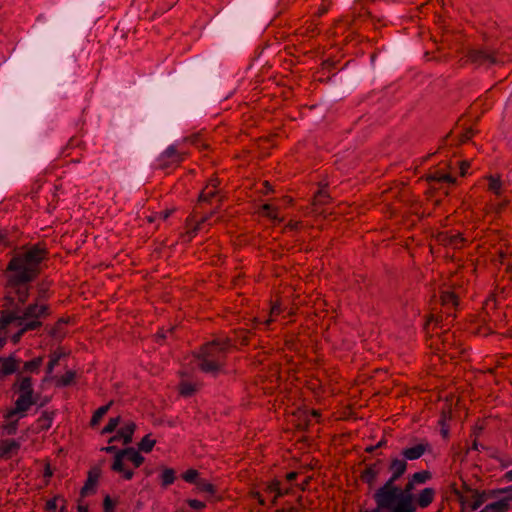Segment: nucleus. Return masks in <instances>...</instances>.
<instances>
[{
  "label": "nucleus",
  "mask_w": 512,
  "mask_h": 512,
  "mask_svg": "<svg viewBox=\"0 0 512 512\" xmlns=\"http://www.w3.org/2000/svg\"><path fill=\"white\" fill-rule=\"evenodd\" d=\"M45 243L38 242L22 246L9 260L4 275L6 287L16 290L18 301L24 304L29 297L28 284L35 281L42 272V263L48 259Z\"/></svg>",
  "instance_id": "f257e3e1"
},
{
  "label": "nucleus",
  "mask_w": 512,
  "mask_h": 512,
  "mask_svg": "<svg viewBox=\"0 0 512 512\" xmlns=\"http://www.w3.org/2000/svg\"><path fill=\"white\" fill-rule=\"evenodd\" d=\"M230 345L229 339L219 337L203 343L197 351L193 352L199 371L214 378L224 373Z\"/></svg>",
  "instance_id": "f03ea898"
},
{
  "label": "nucleus",
  "mask_w": 512,
  "mask_h": 512,
  "mask_svg": "<svg viewBox=\"0 0 512 512\" xmlns=\"http://www.w3.org/2000/svg\"><path fill=\"white\" fill-rule=\"evenodd\" d=\"M462 66L471 65L474 69L490 70L493 67H502L512 62L506 52L486 45L468 47L461 59Z\"/></svg>",
  "instance_id": "7ed1b4c3"
},
{
  "label": "nucleus",
  "mask_w": 512,
  "mask_h": 512,
  "mask_svg": "<svg viewBox=\"0 0 512 512\" xmlns=\"http://www.w3.org/2000/svg\"><path fill=\"white\" fill-rule=\"evenodd\" d=\"M12 391L19 396L15 401V407L4 415L6 419L18 413L27 412L29 408L37 402V397L34 395L33 380L30 375L17 373L16 381L12 385Z\"/></svg>",
  "instance_id": "20e7f679"
},
{
  "label": "nucleus",
  "mask_w": 512,
  "mask_h": 512,
  "mask_svg": "<svg viewBox=\"0 0 512 512\" xmlns=\"http://www.w3.org/2000/svg\"><path fill=\"white\" fill-rule=\"evenodd\" d=\"M401 492L397 482L386 480L372 495L375 507L360 512H391L398 505Z\"/></svg>",
  "instance_id": "39448f33"
},
{
  "label": "nucleus",
  "mask_w": 512,
  "mask_h": 512,
  "mask_svg": "<svg viewBox=\"0 0 512 512\" xmlns=\"http://www.w3.org/2000/svg\"><path fill=\"white\" fill-rule=\"evenodd\" d=\"M437 492L433 487H425L417 493L401 492L398 505L391 512H417V509L428 508L436 498Z\"/></svg>",
  "instance_id": "423d86ee"
},
{
  "label": "nucleus",
  "mask_w": 512,
  "mask_h": 512,
  "mask_svg": "<svg viewBox=\"0 0 512 512\" xmlns=\"http://www.w3.org/2000/svg\"><path fill=\"white\" fill-rule=\"evenodd\" d=\"M124 457L132 462L136 468L140 467L144 463L145 458L133 447L122 449L115 455L111 469L115 472L122 473L125 480H131L134 476V471L131 469H125L123 463Z\"/></svg>",
  "instance_id": "0eeeda50"
},
{
  "label": "nucleus",
  "mask_w": 512,
  "mask_h": 512,
  "mask_svg": "<svg viewBox=\"0 0 512 512\" xmlns=\"http://www.w3.org/2000/svg\"><path fill=\"white\" fill-rule=\"evenodd\" d=\"M472 501L469 504V508L472 511H476L479 509L487 500L495 499L498 500L500 498H512V485L504 487V488H495V489H487V490H473V494L471 495ZM510 510H512V500L509 501Z\"/></svg>",
  "instance_id": "6e6552de"
},
{
  "label": "nucleus",
  "mask_w": 512,
  "mask_h": 512,
  "mask_svg": "<svg viewBox=\"0 0 512 512\" xmlns=\"http://www.w3.org/2000/svg\"><path fill=\"white\" fill-rule=\"evenodd\" d=\"M456 317V313L445 311L440 314H429L426 318V321L423 325V329L426 334H430V332H434L436 329H440L443 334V344L446 345L448 341V330L449 326L453 322Z\"/></svg>",
  "instance_id": "1a4fd4ad"
},
{
  "label": "nucleus",
  "mask_w": 512,
  "mask_h": 512,
  "mask_svg": "<svg viewBox=\"0 0 512 512\" xmlns=\"http://www.w3.org/2000/svg\"><path fill=\"white\" fill-rule=\"evenodd\" d=\"M435 241L439 245L453 249H461L467 244V239L460 232L454 230L438 232L435 235Z\"/></svg>",
  "instance_id": "9d476101"
},
{
  "label": "nucleus",
  "mask_w": 512,
  "mask_h": 512,
  "mask_svg": "<svg viewBox=\"0 0 512 512\" xmlns=\"http://www.w3.org/2000/svg\"><path fill=\"white\" fill-rule=\"evenodd\" d=\"M184 159L185 154L179 152L175 145H170L157 158L158 168L164 170L172 166H178Z\"/></svg>",
  "instance_id": "9b49d317"
},
{
  "label": "nucleus",
  "mask_w": 512,
  "mask_h": 512,
  "mask_svg": "<svg viewBox=\"0 0 512 512\" xmlns=\"http://www.w3.org/2000/svg\"><path fill=\"white\" fill-rule=\"evenodd\" d=\"M200 211L198 207H194L192 213L186 218L185 226L186 232L184 237H187V241H191L201 230L202 225L210 219L212 213L207 214L205 216H201L198 219V214Z\"/></svg>",
  "instance_id": "f8f14e48"
},
{
  "label": "nucleus",
  "mask_w": 512,
  "mask_h": 512,
  "mask_svg": "<svg viewBox=\"0 0 512 512\" xmlns=\"http://www.w3.org/2000/svg\"><path fill=\"white\" fill-rule=\"evenodd\" d=\"M383 460L377 459L372 463H367L360 472L359 479L371 490L375 487L378 477L382 471Z\"/></svg>",
  "instance_id": "ddd939ff"
},
{
  "label": "nucleus",
  "mask_w": 512,
  "mask_h": 512,
  "mask_svg": "<svg viewBox=\"0 0 512 512\" xmlns=\"http://www.w3.org/2000/svg\"><path fill=\"white\" fill-rule=\"evenodd\" d=\"M431 445L426 439L412 444L411 446L404 447L400 451V456H403L406 461H414L420 459L425 453L431 452Z\"/></svg>",
  "instance_id": "4468645a"
},
{
  "label": "nucleus",
  "mask_w": 512,
  "mask_h": 512,
  "mask_svg": "<svg viewBox=\"0 0 512 512\" xmlns=\"http://www.w3.org/2000/svg\"><path fill=\"white\" fill-rule=\"evenodd\" d=\"M432 479V473L429 470H421L409 474L406 478V483L400 490L406 493H416L417 486L423 485Z\"/></svg>",
  "instance_id": "2eb2a0df"
},
{
  "label": "nucleus",
  "mask_w": 512,
  "mask_h": 512,
  "mask_svg": "<svg viewBox=\"0 0 512 512\" xmlns=\"http://www.w3.org/2000/svg\"><path fill=\"white\" fill-rule=\"evenodd\" d=\"M408 462L403 456L393 455L390 457L387 470L390 473V476L387 480L397 482L407 471Z\"/></svg>",
  "instance_id": "dca6fc26"
},
{
  "label": "nucleus",
  "mask_w": 512,
  "mask_h": 512,
  "mask_svg": "<svg viewBox=\"0 0 512 512\" xmlns=\"http://www.w3.org/2000/svg\"><path fill=\"white\" fill-rule=\"evenodd\" d=\"M252 332L249 329L238 328L231 331L230 335L225 337H219L220 339H229L231 345L229 346V352L233 348L238 346H247L250 343Z\"/></svg>",
  "instance_id": "f3484780"
},
{
  "label": "nucleus",
  "mask_w": 512,
  "mask_h": 512,
  "mask_svg": "<svg viewBox=\"0 0 512 512\" xmlns=\"http://www.w3.org/2000/svg\"><path fill=\"white\" fill-rule=\"evenodd\" d=\"M101 476V469L99 467H92L87 473V479L80 490V496L86 497L96 492V485Z\"/></svg>",
  "instance_id": "a211bd4d"
},
{
  "label": "nucleus",
  "mask_w": 512,
  "mask_h": 512,
  "mask_svg": "<svg viewBox=\"0 0 512 512\" xmlns=\"http://www.w3.org/2000/svg\"><path fill=\"white\" fill-rule=\"evenodd\" d=\"M136 428L137 426L133 421L125 423L124 426L117 430L114 436L109 438L108 443H113L122 439L124 445L130 444Z\"/></svg>",
  "instance_id": "6ab92c4d"
},
{
  "label": "nucleus",
  "mask_w": 512,
  "mask_h": 512,
  "mask_svg": "<svg viewBox=\"0 0 512 512\" xmlns=\"http://www.w3.org/2000/svg\"><path fill=\"white\" fill-rule=\"evenodd\" d=\"M21 360L16 358L14 354L9 355L8 357L0 358V375L2 377L12 375L14 373H18L20 370Z\"/></svg>",
  "instance_id": "aec40b11"
},
{
  "label": "nucleus",
  "mask_w": 512,
  "mask_h": 512,
  "mask_svg": "<svg viewBox=\"0 0 512 512\" xmlns=\"http://www.w3.org/2000/svg\"><path fill=\"white\" fill-rule=\"evenodd\" d=\"M21 448V443L15 439L0 440V459L9 460L17 455Z\"/></svg>",
  "instance_id": "412c9836"
},
{
  "label": "nucleus",
  "mask_w": 512,
  "mask_h": 512,
  "mask_svg": "<svg viewBox=\"0 0 512 512\" xmlns=\"http://www.w3.org/2000/svg\"><path fill=\"white\" fill-rule=\"evenodd\" d=\"M50 313V307L48 305L43 304L39 306L37 303H32L25 308L23 316L24 319L36 318L39 320V318L49 316Z\"/></svg>",
  "instance_id": "4be33fe9"
},
{
  "label": "nucleus",
  "mask_w": 512,
  "mask_h": 512,
  "mask_svg": "<svg viewBox=\"0 0 512 512\" xmlns=\"http://www.w3.org/2000/svg\"><path fill=\"white\" fill-rule=\"evenodd\" d=\"M440 301L445 311L456 312L459 305V297L452 290H445L441 292Z\"/></svg>",
  "instance_id": "5701e85b"
},
{
  "label": "nucleus",
  "mask_w": 512,
  "mask_h": 512,
  "mask_svg": "<svg viewBox=\"0 0 512 512\" xmlns=\"http://www.w3.org/2000/svg\"><path fill=\"white\" fill-rule=\"evenodd\" d=\"M71 321V317H61L59 318L56 323L50 328L48 331V334L56 339V340H63L67 334L66 325L69 324Z\"/></svg>",
  "instance_id": "b1692460"
},
{
  "label": "nucleus",
  "mask_w": 512,
  "mask_h": 512,
  "mask_svg": "<svg viewBox=\"0 0 512 512\" xmlns=\"http://www.w3.org/2000/svg\"><path fill=\"white\" fill-rule=\"evenodd\" d=\"M44 356H38L31 360L23 362L22 367L18 371V373H23V375H31V374H39L41 366L43 365Z\"/></svg>",
  "instance_id": "393cba45"
},
{
  "label": "nucleus",
  "mask_w": 512,
  "mask_h": 512,
  "mask_svg": "<svg viewBox=\"0 0 512 512\" xmlns=\"http://www.w3.org/2000/svg\"><path fill=\"white\" fill-rule=\"evenodd\" d=\"M427 182L434 186L436 183H448V184H455L456 178L448 173H444L440 170H435L434 172H431L426 177Z\"/></svg>",
  "instance_id": "a878e982"
},
{
  "label": "nucleus",
  "mask_w": 512,
  "mask_h": 512,
  "mask_svg": "<svg viewBox=\"0 0 512 512\" xmlns=\"http://www.w3.org/2000/svg\"><path fill=\"white\" fill-rule=\"evenodd\" d=\"M511 500H512V498H500L496 501H493V502L485 505L478 512H509L510 511L509 501H511Z\"/></svg>",
  "instance_id": "bb28decb"
},
{
  "label": "nucleus",
  "mask_w": 512,
  "mask_h": 512,
  "mask_svg": "<svg viewBox=\"0 0 512 512\" xmlns=\"http://www.w3.org/2000/svg\"><path fill=\"white\" fill-rule=\"evenodd\" d=\"M280 313H281L280 305L274 304L270 309V317L267 319H264V320L261 319L260 317H255L252 321L253 322L252 328L258 329L261 325L268 327L273 322L272 316H274V315L277 316Z\"/></svg>",
  "instance_id": "cd10ccee"
},
{
  "label": "nucleus",
  "mask_w": 512,
  "mask_h": 512,
  "mask_svg": "<svg viewBox=\"0 0 512 512\" xmlns=\"http://www.w3.org/2000/svg\"><path fill=\"white\" fill-rule=\"evenodd\" d=\"M260 487L264 493L276 494V497H281V481L277 478H274L271 481L262 482Z\"/></svg>",
  "instance_id": "c85d7f7f"
},
{
  "label": "nucleus",
  "mask_w": 512,
  "mask_h": 512,
  "mask_svg": "<svg viewBox=\"0 0 512 512\" xmlns=\"http://www.w3.org/2000/svg\"><path fill=\"white\" fill-rule=\"evenodd\" d=\"M218 194L219 191H213L211 188L209 189L207 186H205L198 196L197 204L195 205V207H198V210H200L203 204H210L212 199L216 197Z\"/></svg>",
  "instance_id": "c756f323"
},
{
  "label": "nucleus",
  "mask_w": 512,
  "mask_h": 512,
  "mask_svg": "<svg viewBox=\"0 0 512 512\" xmlns=\"http://www.w3.org/2000/svg\"><path fill=\"white\" fill-rule=\"evenodd\" d=\"M54 418V412L44 411L37 419L38 429L40 431H47L51 428Z\"/></svg>",
  "instance_id": "7c9ffc66"
},
{
  "label": "nucleus",
  "mask_w": 512,
  "mask_h": 512,
  "mask_svg": "<svg viewBox=\"0 0 512 512\" xmlns=\"http://www.w3.org/2000/svg\"><path fill=\"white\" fill-rule=\"evenodd\" d=\"M24 320V316H18L15 311H3L0 318V329H5L14 321Z\"/></svg>",
  "instance_id": "2f4dec72"
},
{
  "label": "nucleus",
  "mask_w": 512,
  "mask_h": 512,
  "mask_svg": "<svg viewBox=\"0 0 512 512\" xmlns=\"http://www.w3.org/2000/svg\"><path fill=\"white\" fill-rule=\"evenodd\" d=\"M331 197L328 193L327 185L319 188L313 196L314 205H326L330 202Z\"/></svg>",
  "instance_id": "473e14b6"
},
{
  "label": "nucleus",
  "mask_w": 512,
  "mask_h": 512,
  "mask_svg": "<svg viewBox=\"0 0 512 512\" xmlns=\"http://www.w3.org/2000/svg\"><path fill=\"white\" fill-rule=\"evenodd\" d=\"M66 354L63 353L60 349L55 350L53 353L49 355V361L46 366V374L51 375L55 369V367L59 364V361Z\"/></svg>",
  "instance_id": "72a5a7b5"
},
{
  "label": "nucleus",
  "mask_w": 512,
  "mask_h": 512,
  "mask_svg": "<svg viewBox=\"0 0 512 512\" xmlns=\"http://www.w3.org/2000/svg\"><path fill=\"white\" fill-rule=\"evenodd\" d=\"M112 405L113 401L111 400L106 405H103L99 407L97 410H95L90 420V426L95 427L96 425H98L103 416L109 411Z\"/></svg>",
  "instance_id": "f704fd0d"
},
{
  "label": "nucleus",
  "mask_w": 512,
  "mask_h": 512,
  "mask_svg": "<svg viewBox=\"0 0 512 512\" xmlns=\"http://www.w3.org/2000/svg\"><path fill=\"white\" fill-rule=\"evenodd\" d=\"M450 417H451V412L450 411L446 412L443 410L441 412L440 418L438 420V425L440 426V433L444 439H448L449 435H450L449 425L447 423V420L450 419Z\"/></svg>",
  "instance_id": "c9c22d12"
},
{
  "label": "nucleus",
  "mask_w": 512,
  "mask_h": 512,
  "mask_svg": "<svg viewBox=\"0 0 512 512\" xmlns=\"http://www.w3.org/2000/svg\"><path fill=\"white\" fill-rule=\"evenodd\" d=\"M161 485L166 488L169 485L173 484L176 479L175 470L172 468H164L160 475Z\"/></svg>",
  "instance_id": "e433bc0d"
},
{
  "label": "nucleus",
  "mask_w": 512,
  "mask_h": 512,
  "mask_svg": "<svg viewBox=\"0 0 512 512\" xmlns=\"http://www.w3.org/2000/svg\"><path fill=\"white\" fill-rule=\"evenodd\" d=\"M488 190L495 195H500L502 192V181L500 176L490 175L488 178Z\"/></svg>",
  "instance_id": "4c0bfd02"
},
{
  "label": "nucleus",
  "mask_w": 512,
  "mask_h": 512,
  "mask_svg": "<svg viewBox=\"0 0 512 512\" xmlns=\"http://www.w3.org/2000/svg\"><path fill=\"white\" fill-rule=\"evenodd\" d=\"M12 417L13 416H11L9 419L5 418V420L7 422H5L1 425L3 435L14 436L17 433L18 420L9 421Z\"/></svg>",
  "instance_id": "58836bf2"
},
{
  "label": "nucleus",
  "mask_w": 512,
  "mask_h": 512,
  "mask_svg": "<svg viewBox=\"0 0 512 512\" xmlns=\"http://www.w3.org/2000/svg\"><path fill=\"white\" fill-rule=\"evenodd\" d=\"M155 444H156V440L151 438V434H147L138 443V449L145 453H149L152 451Z\"/></svg>",
  "instance_id": "ea45409f"
},
{
  "label": "nucleus",
  "mask_w": 512,
  "mask_h": 512,
  "mask_svg": "<svg viewBox=\"0 0 512 512\" xmlns=\"http://www.w3.org/2000/svg\"><path fill=\"white\" fill-rule=\"evenodd\" d=\"M76 378V372L73 370L66 371L58 380V387H67L74 383Z\"/></svg>",
  "instance_id": "a19ab883"
},
{
  "label": "nucleus",
  "mask_w": 512,
  "mask_h": 512,
  "mask_svg": "<svg viewBox=\"0 0 512 512\" xmlns=\"http://www.w3.org/2000/svg\"><path fill=\"white\" fill-rule=\"evenodd\" d=\"M196 392V385L191 383V382H187V381H182L180 382L179 384V394L183 397H191L192 395H194V393Z\"/></svg>",
  "instance_id": "79ce46f5"
},
{
  "label": "nucleus",
  "mask_w": 512,
  "mask_h": 512,
  "mask_svg": "<svg viewBox=\"0 0 512 512\" xmlns=\"http://www.w3.org/2000/svg\"><path fill=\"white\" fill-rule=\"evenodd\" d=\"M196 487L200 492H205L210 495H214L217 492L216 486L203 478H200V480L196 482Z\"/></svg>",
  "instance_id": "37998d69"
},
{
  "label": "nucleus",
  "mask_w": 512,
  "mask_h": 512,
  "mask_svg": "<svg viewBox=\"0 0 512 512\" xmlns=\"http://www.w3.org/2000/svg\"><path fill=\"white\" fill-rule=\"evenodd\" d=\"M121 417H113L110 418L108 423L104 426V428L101 431V434H110L114 432L117 428V426L120 424Z\"/></svg>",
  "instance_id": "c03bdc74"
},
{
  "label": "nucleus",
  "mask_w": 512,
  "mask_h": 512,
  "mask_svg": "<svg viewBox=\"0 0 512 512\" xmlns=\"http://www.w3.org/2000/svg\"><path fill=\"white\" fill-rule=\"evenodd\" d=\"M13 242L10 240V233L7 229H0V251L11 247Z\"/></svg>",
  "instance_id": "a18cd8bd"
},
{
  "label": "nucleus",
  "mask_w": 512,
  "mask_h": 512,
  "mask_svg": "<svg viewBox=\"0 0 512 512\" xmlns=\"http://www.w3.org/2000/svg\"><path fill=\"white\" fill-rule=\"evenodd\" d=\"M198 475L199 473L196 469H188L182 474V479L188 483L196 485V482L200 480Z\"/></svg>",
  "instance_id": "49530a36"
},
{
  "label": "nucleus",
  "mask_w": 512,
  "mask_h": 512,
  "mask_svg": "<svg viewBox=\"0 0 512 512\" xmlns=\"http://www.w3.org/2000/svg\"><path fill=\"white\" fill-rule=\"evenodd\" d=\"M175 327H171L169 329L159 328L155 334V342L158 344H163L165 339L167 338L168 333H173Z\"/></svg>",
  "instance_id": "de8ad7c7"
},
{
  "label": "nucleus",
  "mask_w": 512,
  "mask_h": 512,
  "mask_svg": "<svg viewBox=\"0 0 512 512\" xmlns=\"http://www.w3.org/2000/svg\"><path fill=\"white\" fill-rule=\"evenodd\" d=\"M117 502L112 500L109 495H106L103 499L104 512H115Z\"/></svg>",
  "instance_id": "09e8293b"
},
{
  "label": "nucleus",
  "mask_w": 512,
  "mask_h": 512,
  "mask_svg": "<svg viewBox=\"0 0 512 512\" xmlns=\"http://www.w3.org/2000/svg\"><path fill=\"white\" fill-rule=\"evenodd\" d=\"M42 326V322L36 318H33L30 321H27L23 324L24 331H33Z\"/></svg>",
  "instance_id": "8fccbe9b"
},
{
  "label": "nucleus",
  "mask_w": 512,
  "mask_h": 512,
  "mask_svg": "<svg viewBox=\"0 0 512 512\" xmlns=\"http://www.w3.org/2000/svg\"><path fill=\"white\" fill-rule=\"evenodd\" d=\"M476 134L475 130L471 127L469 128H466L461 134H460V137H459V141L460 143H466L468 142L469 140H471L474 135Z\"/></svg>",
  "instance_id": "3c124183"
},
{
  "label": "nucleus",
  "mask_w": 512,
  "mask_h": 512,
  "mask_svg": "<svg viewBox=\"0 0 512 512\" xmlns=\"http://www.w3.org/2000/svg\"><path fill=\"white\" fill-rule=\"evenodd\" d=\"M261 210L265 212V215L270 218L277 217V209L273 207L271 204L265 203L261 206Z\"/></svg>",
  "instance_id": "603ef678"
},
{
  "label": "nucleus",
  "mask_w": 512,
  "mask_h": 512,
  "mask_svg": "<svg viewBox=\"0 0 512 512\" xmlns=\"http://www.w3.org/2000/svg\"><path fill=\"white\" fill-rule=\"evenodd\" d=\"M221 181L217 175H212L211 178L208 180L206 186L213 191H219L218 187L220 185Z\"/></svg>",
  "instance_id": "864d4df0"
},
{
  "label": "nucleus",
  "mask_w": 512,
  "mask_h": 512,
  "mask_svg": "<svg viewBox=\"0 0 512 512\" xmlns=\"http://www.w3.org/2000/svg\"><path fill=\"white\" fill-rule=\"evenodd\" d=\"M187 504L190 508L195 510H202L206 507V504L203 501L197 499H189L187 500Z\"/></svg>",
  "instance_id": "5fc2aeb1"
},
{
  "label": "nucleus",
  "mask_w": 512,
  "mask_h": 512,
  "mask_svg": "<svg viewBox=\"0 0 512 512\" xmlns=\"http://www.w3.org/2000/svg\"><path fill=\"white\" fill-rule=\"evenodd\" d=\"M450 489H451V492L458 497L459 501L463 505L465 503V500H464V496L462 494V490H460L458 488V486L455 482L450 484Z\"/></svg>",
  "instance_id": "6e6d98bb"
},
{
  "label": "nucleus",
  "mask_w": 512,
  "mask_h": 512,
  "mask_svg": "<svg viewBox=\"0 0 512 512\" xmlns=\"http://www.w3.org/2000/svg\"><path fill=\"white\" fill-rule=\"evenodd\" d=\"M60 495H56L53 498L49 499L45 504L46 511H53L57 508V500L60 499Z\"/></svg>",
  "instance_id": "4d7b16f0"
},
{
  "label": "nucleus",
  "mask_w": 512,
  "mask_h": 512,
  "mask_svg": "<svg viewBox=\"0 0 512 512\" xmlns=\"http://www.w3.org/2000/svg\"><path fill=\"white\" fill-rule=\"evenodd\" d=\"M250 496L253 499L257 500L259 505L264 506L266 504L265 499H264L261 491H259V490H251L250 491Z\"/></svg>",
  "instance_id": "13d9d810"
},
{
  "label": "nucleus",
  "mask_w": 512,
  "mask_h": 512,
  "mask_svg": "<svg viewBox=\"0 0 512 512\" xmlns=\"http://www.w3.org/2000/svg\"><path fill=\"white\" fill-rule=\"evenodd\" d=\"M302 227H303V222L302 221L290 220L286 224L285 229L290 230V231H296V230L301 229Z\"/></svg>",
  "instance_id": "bf43d9fd"
},
{
  "label": "nucleus",
  "mask_w": 512,
  "mask_h": 512,
  "mask_svg": "<svg viewBox=\"0 0 512 512\" xmlns=\"http://www.w3.org/2000/svg\"><path fill=\"white\" fill-rule=\"evenodd\" d=\"M480 447L482 449L489 450V448L485 447L484 445H480L479 444V442H478V434H476V438H474L471 447L466 450V454H468L470 450L477 451V450H479Z\"/></svg>",
  "instance_id": "052dcab7"
},
{
  "label": "nucleus",
  "mask_w": 512,
  "mask_h": 512,
  "mask_svg": "<svg viewBox=\"0 0 512 512\" xmlns=\"http://www.w3.org/2000/svg\"><path fill=\"white\" fill-rule=\"evenodd\" d=\"M470 168V163L466 160L459 162L460 175L465 176Z\"/></svg>",
  "instance_id": "680f3d73"
},
{
  "label": "nucleus",
  "mask_w": 512,
  "mask_h": 512,
  "mask_svg": "<svg viewBox=\"0 0 512 512\" xmlns=\"http://www.w3.org/2000/svg\"><path fill=\"white\" fill-rule=\"evenodd\" d=\"M52 476H53V470L51 468L50 463L47 462L43 469V477L46 478L47 482H48Z\"/></svg>",
  "instance_id": "e2e57ef3"
},
{
  "label": "nucleus",
  "mask_w": 512,
  "mask_h": 512,
  "mask_svg": "<svg viewBox=\"0 0 512 512\" xmlns=\"http://www.w3.org/2000/svg\"><path fill=\"white\" fill-rule=\"evenodd\" d=\"M26 333V331H24V328L22 327L21 329H19L15 334L12 335L11 337V341L14 343V344H17L21 338L23 337V335Z\"/></svg>",
  "instance_id": "0e129e2a"
},
{
  "label": "nucleus",
  "mask_w": 512,
  "mask_h": 512,
  "mask_svg": "<svg viewBox=\"0 0 512 512\" xmlns=\"http://www.w3.org/2000/svg\"><path fill=\"white\" fill-rule=\"evenodd\" d=\"M372 15H371V12L366 10V9H362L358 14L357 16H355L354 20L353 21H356V20H359V19H365V18H371Z\"/></svg>",
  "instance_id": "69168bd1"
},
{
  "label": "nucleus",
  "mask_w": 512,
  "mask_h": 512,
  "mask_svg": "<svg viewBox=\"0 0 512 512\" xmlns=\"http://www.w3.org/2000/svg\"><path fill=\"white\" fill-rule=\"evenodd\" d=\"M184 141L189 142V143H191L193 145H198V143L200 141V135L199 134H193V135H191L189 137H186L184 139Z\"/></svg>",
  "instance_id": "338daca9"
},
{
  "label": "nucleus",
  "mask_w": 512,
  "mask_h": 512,
  "mask_svg": "<svg viewBox=\"0 0 512 512\" xmlns=\"http://www.w3.org/2000/svg\"><path fill=\"white\" fill-rule=\"evenodd\" d=\"M506 252L503 251L502 249H500L498 252H497V256L494 258V261H497L499 262L500 264H503L504 263V260L506 258Z\"/></svg>",
  "instance_id": "774afa93"
}]
</instances>
